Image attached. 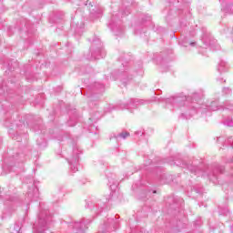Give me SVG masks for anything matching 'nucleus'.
<instances>
[{
	"instance_id": "6",
	"label": "nucleus",
	"mask_w": 233,
	"mask_h": 233,
	"mask_svg": "<svg viewBox=\"0 0 233 233\" xmlns=\"http://www.w3.org/2000/svg\"><path fill=\"white\" fill-rule=\"evenodd\" d=\"M202 42L204 43L206 48L210 47L212 50H219V46H218V41L210 35L208 33H205L202 37Z\"/></svg>"
},
{
	"instance_id": "2",
	"label": "nucleus",
	"mask_w": 233,
	"mask_h": 233,
	"mask_svg": "<svg viewBox=\"0 0 233 233\" xmlns=\"http://www.w3.org/2000/svg\"><path fill=\"white\" fill-rule=\"evenodd\" d=\"M50 218L51 215L48 209L42 210L38 215V221L34 224V233H46L48 228Z\"/></svg>"
},
{
	"instance_id": "15",
	"label": "nucleus",
	"mask_w": 233,
	"mask_h": 233,
	"mask_svg": "<svg viewBox=\"0 0 233 233\" xmlns=\"http://www.w3.org/2000/svg\"><path fill=\"white\" fill-rule=\"evenodd\" d=\"M224 171H225V167H223V166H217L215 170L213 171V176H216L218 172H219L220 174H223Z\"/></svg>"
},
{
	"instance_id": "25",
	"label": "nucleus",
	"mask_w": 233,
	"mask_h": 233,
	"mask_svg": "<svg viewBox=\"0 0 233 233\" xmlns=\"http://www.w3.org/2000/svg\"><path fill=\"white\" fill-rule=\"evenodd\" d=\"M100 88H104L103 84H98Z\"/></svg>"
},
{
	"instance_id": "18",
	"label": "nucleus",
	"mask_w": 233,
	"mask_h": 233,
	"mask_svg": "<svg viewBox=\"0 0 233 233\" xmlns=\"http://www.w3.org/2000/svg\"><path fill=\"white\" fill-rule=\"evenodd\" d=\"M232 93V89L230 87H224L223 88V94L228 95Z\"/></svg>"
},
{
	"instance_id": "4",
	"label": "nucleus",
	"mask_w": 233,
	"mask_h": 233,
	"mask_svg": "<svg viewBox=\"0 0 233 233\" xmlns=\"http://www.w3.org/2000/svg\"><path fill=\"white\" fill-rule=\"evenodd\" d=\"M81 154H83V152L79 149V147L76 146L73 148L72 155L67 158L71 172H77V165L79 163V156H81Z\"/></svg>"
},
{
	"instance_id": "5",
	"label": "nucleus",
	"mask_w": 233,
	"mask_h": 233,
	"mask_svg": "<svg viewBox=\"0 0 233 233\" xmlns=\"http://www.w3.org/2000/svg\"><path fill=\"white\" fill-rule=\"evenodd\" d=\"M99 46L96 47V42H93L92 46L90 48L91 56H88L86 59H101L106 56L105 49L101 46V42L98 41Z\"/></svg>"
},
{
	"instance_id": "13",
	"label": "nucleus",
	"mask_w": 233,
	"mask_h": 233,
	"mask_svg": "<svg viewBox=\"0 0 233 233\" xmlns=\"http://www.w3.org/2000/svg\"><path fill=\"white\" fill-rule=\"evenodd\" d=\"M117 223L118 221L115 220L114 218H107V221L104 223V227H106V228H108L109 227H113L114 228H116Z\"/></svg>"
},
{
	"instance_id": "7",
	"label": "nucleus",
	"mask_w": 233,
	"mask_h": 233,
	"mask_svg": "<svg viewBox=\"0 0 233 233\" xmlns=\"http://www.w3.org/2000/svg\"><path fill=\"white\" fill-rule=\"evenodd\" d=\"M221 108V106H219V102L218 100L211 101L210 103H208L206 106L203 105L200 106L198 110L200 114H207V110H212L213 112H216V110H219Z\"/></svg>"
},
{
	"instance_id": "9",
	"label": "nucleus",
	"mask_w": 233,
	"mask_h": 233,
	"mask_svg": "<svg viewBox=\"0 0 233 233\" xmlns=\"http://www.w3.org/2000/svg\"><path fill=\"white\" fill-rule=\"evenodd\" d=\"M175 165H177V167H183L184 168H188V170H190V172H192L193 174H196L197 176H198V174H199V169L198 168V167L188 165L184 161L182 163L175 162Z\"/></svg>"
},
{
	"instance_id": "23",
	"label": "nucleus",
	"mask_w": 233,
	"mask_h": 233,
	"mask_svg": "<svg viewBox=\"0 0 233 233\" xmlns=\"http://www.w3.org/2000/svg\"><path fill=\"white\" fill-rule=\"evenodd\" d=\"M189 45L190 46H196V42H191Z\"/></svg>"
},
{
	"instance_id": "10",
	"label": "nucleus",
	"mask_w": 233,
	"mask_h": 233,
	"mask_svg": "<svg viewBox=\"0 0 233 233\" xmlns=\"http://www.w3.org/2000/svg\"><path fill=\"white\" fill-rule=\"evenodd\" d=\"M27 198H29V199H32L33 201H37V199L39 198V189H37V187H35L34 189V193L29 191L27 193Z\"/></svg>"
},
{
	"instance_id": "21",
	"label": "nucleus",
	"mask_w": 233,
	"mask_h": 233,
	"mask_svg": "<svg viewBox=\"0 0 233 233\" xmlns=\"http://www.w3.org/2000/svg\"><path fill=\"white\" fill-rule=\"evenodd\" d=\"M136 136H143V132L142 131H137L135 132Z\"/></svg>"
},
{
	"instance_id": "20",
	"label": "nucleus",
	"mask_w": 233,
	"mask_h": 233,
	"mask_svg": "<svg viewBox=\"0 0 233 233\" xmlns=\"http://www.w3.org/2000/svg\"><path fill=\"white\" fill-rule=\"evenodd\" d=\"M143 21H152V17L150 15H146V18H143Z\"/></svg>"
},
{
	"instance_id": "19",
	"label": "nucleus",
	"mask_w": 233,
	"mask_h": 233,
	"mask_svg": "<svg viewBox=\"0 0 233 233\" xmlns=\"http://www.w3.org/2000/svg\"><path fill=\"white\" fill-rule=\"evenodd\" d=\"M15 232H21V226L15 224Z\"/></svg>"
},
{
	"instance_id": "22",
	"label": "nucleus",
	"mask_w": 233,
	"mask_h": 233,
	"mask_svg": "<svg viewBox=\"0 0 233 233\" xmlns=\"http://www.w3.org/2000/svg\"><path fill=\"white\" fill-rule=\"evenodd\" d=\"M110 26H111L112 30H114V20H112V23H110Z\"/></svg>"
},
{
	"instance_id": "26",
	"label": "nucleus",
	"mask_w": 233,
	"mask_h": 233,
	"mask_svg": "<svg viewBox=\"0 0 233 233\" xmlns=\"http://www.w3.org/2000/svg\"><path fill=\"white\" fill-rule=\"evenodd\" d=\"M89 101H94V98L92 96H90Z\"/></svg>"
},
{
	"instance_id": "12",
	"label": "nucleus",
	"mask_w": 233,
	"mask_h": 233,
	"mask_svg": "<svg viewBox=\"0 0 233 233\" xmlns=\"http://www.w3.org/2000/svg\"><path fill=\"white\" fill-rule=\"evenodd\" d=\"M130 136V133L128 132H122L118 135L114 134L113 137L116 139V141H121V139H127Z\"/></svg>"
},
{
	"instance_id": "27",
	"label": "nucleus",
	"mask_w": 233,
	"mask_h": 233,
	"mask_svg": "<svg viewBox=\"0 0 233 233\" xmlns=\"http://www.w3.org/2000/svg\"><path fill=\"white\" fill-rule=\"evenodd\" d=\"M218 81H221V79H220V78H218Z\"/></svg>"
},
{
	"instance_id": "3",
	"label": "nucleus",
	"mask_w": 233,
	"mask_h": 233,
	"mask_svg": "<svg viewBox=\"0 0 233 233\" xmlns=\"http://www.w3.org/2000/svg\"><path fill=\"white\" fill-rule=\"evenodd\" d=\"M66 223L68 224V228L71 233H83L86 231V228H88V225L92 223V220L90 219H81L80 221L73 222L68 220H64Z\"/></svg>"
},
{
	"instance_id": "14",
	"label": "nucleus",
	"mask_w": 233,
	"mask_h": 233,
	"mask_svg": "<svg viewBox=\"0 0 233 233\" xmlns=\"http://www.w3.org/2000/svg\"><path fill=\"white\" fill-rule=\"evenodd\" d=\"M93 15H96V17H101L103 15V7H98L97 9H93V12L91 13Z\"/></svg>"
},
{
	"instance_id": "1",
	"label": "nucleus",
	"mask_w": 233,
	"mask_h": 233,
	"mask_svg": "<svg viewBox=\"0 0 233 233\" xmlns=\"http://www.w3.org/2000/svg\"><path fill=\"white\" fill-rule=\"evenodd\" d=\"M200 96L199 94L194 93L191 96L181 97H174L172 98L173 103H175L177 106H181L183 105H187L190 111H187L186 114L183 113L182 117H186V119H190L192 116L198 114V103L194 101H199Z\"/></svg>"
},
{
	"instance_id": "8",
	"label": "nucleus",
	"mask_w": 233,
	"mask_h": 233,
	"mask_svg": "<svg viewBox=\"0 0 233 233\" xmlns=\"http://www.w3.org/2000/svg\"><path fill=\"white\" fill-rule=\"evenodd\" d=\"M139 105H145V100L130 98L129 101L127 103L126 108H137Z\"/></svg>"
},
{
	"instance_id": "28",
	"label": "nucleus",
	"mask_w": 233,
	"mask_h": 233,
	"mask_svg": "<svg viewBox=\"0 0 233 233\" xmlns=\"http://www.w3.org/2000/svg\"><path fill=\"white\" fill-rule=\"evenodd\" d=\"M86 5H88V1L86 2Z\"/></svg>"
},
{
	"instance_id": "29",
	"label": "nucleus",
	"mask_w": 233,
	"mask_h": 233,
	"mask_svg": "<svg viewBox=\"0 0 233 233\" xmlns=\"http://www.w3.org/2000/svg\"><path fill=\"white\" fill-rule=\"evenodd\" d=\"M153 194H156V191H154Z\"/></svg>"
},
{
	"instance_id": "17",
	"label": "nucleus",
	"mask_w": 233,
	"mask_h": 233,
	"mask_svg": "<svg viewBox=\"0 0 233 233\" xmlns=\"http://www.w3.org/2000/svg\"><path fill=\"white\" fill-rule=\"evenodd\" d=\"M226 107V109L227 110H230L231 112H233V103L232 104H230V103H226V106H225Z\"/></svg>"
},
{
	"instance_id": "11",
	"label": "nucleus",
	"mask_w": 233,
	"mask_h": 233,
	"mask_svg": "<svg viewBox=\"0 0 233 233\" xmlns=\"http://www.w3.org/2000/svg\"><path fill=\"white\" fill-rule=\"evenodd\" d=\"M228 70V65L225 61H220V63L218 66V71L220 74H223V72H227Z\"/></svg>"
},
{
	"instance_id": "16",
	"label": "nucleus",
	"mask_w": 233,
	"mask_h": 233,
	"mask_svg": "<svg viewBox=\"0 0 233 233\" xmlns=\"http://www.w3.org/2000/svg\"><path fill=\"white\" fill-rule=\"evenodd\" d=\"M224 125L226 127H233V120L230 118H228L227 120L224 121Z\"/></svg>"
},
{
	"instance_id": "24",
	"label": "nucleus",
	"mask_w": 233,
	"mask_h": 233,
	"mask_svg": "<svg viewBox=\"0 0 233 233\" xmlns=\"http://www.w3.org/2000/svg\"><path fill=\"white\" fill-rule=\"evenodd\" d=\"M231 139H232V137H229L228 138V142L230 143Z\"/></svg>"
}]
</instances>
